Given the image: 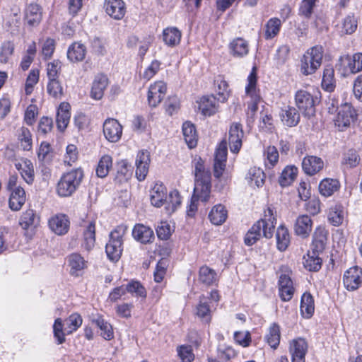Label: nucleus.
<instances>
[{"label":"nucleus","mask_w":362,"mask_h":362,"mask_svg":"<svg viewBox=\"0 0 362 362\" xmlns=\"http://www.w3.org/2000/svg\"><path fill=\"white\" fill-rule=\"evenodd\" d=\"M83 177V170L81 168L64 173L57 182V194L60 197L72 196L80 187Z\"/></svg>","instance_id":"obj_2"},{"label":"nucleus","mask_w":362,"mask_h":362,"mask_svg":"<svg viewBox=\"0 0 362 362\" xmlns=\"http://www.w3.org/2000/svg\"><path fill=\"white\" fill-rule=\"evenodd\" d=\"M228 217V211L221 204L215 205L209 214V218L214 225H221Z\"/></svg>","instance_id":"obj_31"},{"label":"nucleus","mask_w":362,"mask_h":362,"mask_svg":"<svg viewBox=\"0 0 362 362\" xmlns=\"http://www.w3.org/2000/svg\"><path fill=\"white\" fill-rule=\"evenodd\" d=\"M318 1L319 0H302L298 6V15L303 18L310 19Z\"/></svg>","instance_id":"obj_45"},{"label":"nucleus","mask_w":362,"mask_h":362,"mask_svg":"<svg viewBox=\"0 0 362 362\" xmlns=\"http://www.w3.org/2000/svg\"><path fill=\"white\" fill-rule=\"evenodd\" d=\"M18 139L21 141V145L23 150L29 151L32 148L31 133L28 128L22 127Z\"/></svg>","instance_id":"obj_61"},{"label":"nucleus","mask_w":362,"mask_h":362,"mask_svg":"<svg viewBox=\"0 0 362 362\" xmlns=\"http://www.w3.org/2000/svg\"><path fill=\"white\" fill-rule=\"evenodd\" d=\"M167 90L166 84L163 81H157L151 85L148 91V105L156 107L160 103Z\"/></svg>","instance_id":"obj_14"},{"label":"nucleus","mask_w":362,"mask_h":362,"mask_svg":"<svg viewBox=\"0 0 362 362\" xmlns=\"http://www.w3.org/2000/svg\"><path fill=\"white\" fill-rule=\"evenodd\" d=\"M127 230V226L119 225L110 233V239L105 246V252L110 260L117 262L120 258L123 250V237Z\"/></svg>","instance_id":"obj_3"},{"label":"nucleus","mask_w":362,"mask_h":362,"mask_svg":"<svg viewBox=\"0 0 362 362\" xmlns=\"http://www.w3.org/2000/svg\"><path fill=\"white\" fill-rule=\"evenodd\" d=\"M327 240V231L322 227H317L313 235V243L311 245L312 253L320 254L325 248Z\"/></svg>","instance_id":"obj_21"},{"label":"nucleus","mask_w":362,"mask_h":362,"mask_svg":"<svg viewBox=\"0 0 362 362\" xmlns=\"http://www.w3.org/2000/svg\"><path fill=\"white\" fill-rule=\"evenodd\" d=\"M9 207L12 211H19L26 200V195L24 189L21 187L15 188L13 191L10 192Z\"/></svg>","instance_id":"obj_27"},{"label":"nucleus","mask_w":362,"mask_h":362,"mask_svg":"<svg viewBox=\"0 0 362 362\" xmlns=\"http://www.w3.org/2000/svg\"><path fill=\"white\" fill-rule=\"evenodd\" d=\"M280 117L283 124L289 127L297 126L300 121V114L294 107L287 106L282 109Z\"/></svg>","instance_id":"obj_26"},{"label":"nucleus","mask_w":362,"mask_h":362,"mask_svg":"<svg viewBox=\"0 0 362 362\" xmlns=\"http://www.w3.org/2000/svg\"><path fill=\"white\" fill-rule=\"evenodd\" d=\"M324 167L323 160L317 156H307L302 161V169L308 175H314Z\"/></svg>","instance_id":"obj_19"},{"label":"nucleus","mask_w":362,"mask_h":362,"mask_svg":"<svg viewBox=\"0 0 362 362\" xmlns=\"http://www.w3.org/2000/svg\"><path fill=\"white\" fill-rule=\"evenodd\" d=\"M68 263L70 267V274L76 277L82 276L83 270L87 267V262L78 253L70 255L68 257Z\"/></svg>","instance_id":"obj_22"},{"label":"nucleus","mask_w":362,"mask_h":362,"mask_svg":"<svg viewBox=\"0 0 362 362\" xmlns=\"http://www.w3.org/2000/svg\"><path fill=\"white\" fill-rule=\"evenodd\" d=\"M227 152V142L222 141L216 151L214 162V175L216 178L221 177L225 170Z\"/></svg>","instance_id":"obj_9"},{"label":"nucleus","mask_w":362,"mask_h":362,"mask_svg":"<svg viewBox=\"0 0 362 362\" xmlns=\"http://www.w3.org/2000/svg\"><path fill=\"white\" fill-rule=\"evenodd\" d=\"M104 8L106 13L115 20L122 19L126 13L123 0H105Z\"/></svg>","instance_id":"obj_16"},{"label":"nucleus","mask_w":362,"mask_h":362,"mask_svg":"<svg viewBox=\"0 0 362 362\" xmlns=\"http://www.w3.org/2000/svg\"><path fill=\"white\" fill-rule=\"evenodd\" d=\"M170 225L166 221H161L156 228V234L159 239L167 240L172 234Z\"/></svg>","instance_id":"obj_63"},{"label":"nucleus","mask_w":362,"mask_h":362,"mask_svg":"<svg viewBox=\"0 0 362 362\" xmlns=\"http://www.w3.org/2000/svg\"><path fill=\"white\" fill-rule=\"evenodd\" d=\"M248 178L250 185H254L259 187L264 183L265 175L262 169L254 167L250 169Z\"/></svg>","instance_id":"obj_52"},{"label":"nucleus","mask_w":362,"mask_h":362,"mask_svg":"<svg viewBox=\"0 0 362 362\" xmlns=\"http://www.w3.org/2000/svg\"><path fill=\"white\" fill-rule=\"evenodd\" d=\"M359 161L360 158L357 152L354 149H350L344 154L342 163L351 168L356 167Z\"/></svg>","instance_id":"obj_62"},{"label":"nucleus","mask_w":362,"mask_h":362,"mask_svg":"<svg viewBox=\"0 0 362 362\" xmlns=\"http://www.w3.org/2000/svg\"><path fill=\"white\" fill-rule=\"evenodd\" d=\"M14 52V45L11 41H5L0 49V63H9Z\"/></svg>","instance_id":"obj_53"},{"label":"nucleus","mask_w":362,"mask_h":362,"mask_svg":"<svg viewBox=\"0 0 362 362\" xmlns=\"http://www.w3.org/2000/svg\"><path fill=\"white\" fill-rule=\"evenodd\" d=\"M86 54V46L81 42H74L68 49L67 58L72 62H81Z\"/></svg>","instance_id":"obj_29"},{"label":"nucleus","mask_w":362,"mask_h":362,"mask_svg":"<svg viewBox=\"0 0 362 362\" xmlns=\"http://www.w3.org/2000/svg\"><path fill=\"white\" fill-rule=\"evenodd\" d=\"M313 221L308 215L299 216L294 225V230L296 235L302 238H306L312 230Z\"/></svg>","instance_id":"obj_25"},{"label":"nucleus","mask_w":362,"mask_h":362,"mask_svg":"<svg viewBox=\"0 0 362 362\" xmlns=\"http://www.w3.org/2000/svg\"><path fill=\"white\" fill-rule=\"evenodd\" d=\"M163 185L155 186L152 194L151 195V202L152 205L160 207L164 202L167 200L166 191Z\"/></svg>","instance_id":"obj_49"},{"label":"nucleus","mask_w":362,"mask_h":362,"mask_svg":"<svg viewBox=\"0 0 362 362\" xmlns=\"http://www.w3.org/2000/svg\"><path fill=\"white\" fill-rule=\"evenodd\" d=\"M183 136L189 148L196 146L197 135L194 125L190 122H185L182 125Z\"/></svg>","instance_id":"obj_36"},{"label":"nucleus","mask_w":362,"mask_h":362,"mask_svg":"<svg viewBox=\"0 0 362 362\" xmlns=\"http://www.w3.org/2000/svg\"><path fill=\"white\" fill-rule=\"evenodd\" d=\"M276 219L274 216L273 211L268 208L265 211L264 218L257 221L246 233L244 243L247 246L253 245L262 236L267 239L273 236Z\"/></svg>","instance_id":"obj_1"},{"label":"nucleus","mask_w":362,"mask_h":362,"mask_svg":"<svg viewBox=\"0 0 362 362\" xmlns=\"http://www.w3.org/2000/svg\"><path fill=\"white\" fill-rule=\"evenodd\" d=\"M103 134L110 142H117L122 135V127L117 119L108 118L103 123Z\"/></svg>","instance_id":"obj_11"},{"label":"nucleus","mask_w":362,"mask_h":362,"mask_svg":"<svg viewBox=\"0 0 362 362\" xmlns=\"http://www.w3.org/2000/svg\"><path fill=\"white\" fill-rule=\"evenodd\" d=\"M21 175L28 184H31L34 181V168L30 160H23V170L21 171Z\"/></svg>","instance_id":"obj_58"},{"label":"nucleus","mask_w":362,"mask_h":362,"mask_svg":"<svg viewBox=\"0 0 362 362\" xmlns=\"http://www.w3.org/2000/svg\"><path fill=\"white\" fill-rule=\"evenodd\" d=\"M129 168L130 165L124 160L117 163L115 180L119 183L127 182L131 177L132 173Z\"/></svg>","instance_id":"obj_51"},{"label":"nucleus","mask_w":362,"mask_h":362,"mask_svg":"<svg viewBox=\"0 0 362 362\" xmlns=\"http://www.w3.org/2000/svg\"><path fill=\"white\" fill-rule=\"evenodd\" d=\"M70 105L69 103H62L59 105L57 113V126L59 131L63 132L67 127L71 113L69 111Z\"/></svg>","instance_id":"obj_28"},{"label":"nucleus","mask_w":362,"mask_h":362,"mask_svg":"<svg viewBox=\"0 0 362 362\" xmlns=\"http://www.w3.org/2000/svg\"><path fill=\"white\" fill-rule=\"evenodd\" d=\"M93 322L100 329V335L106 340L114 338V332L112 325L105 321L102 317L98 316L93 320Z\"/></svg>","instance_id":"obj_44"},{"label":"nucleus","mask_w":362,"mask_h":362,"mask_svg":"<svg viewBox=\"0 0 362 362\" xmlns=\"http://www.w3.org/2000/svg\"><path fill=\"white\" fill-rule=\"evenodd\" d=\"M108 85V78L104 74H98L95 76L91 88L90 96L95 100H100L103 98L104 91Z\"/></svg>","instance_id":"obj_24"},{"label":"nucleus","mask_w":362,"mask_h":362,"mask_svg":"<svg viewBox=\"0 0 362 362\" xmlns=\"http://www.w3.org/2000/svg\"><path fill=\"white\" fill-rule=\"evenodd\" d=\"M248 84L245 88L246 93L250 97V101L247 103V115L252 117L258 110V104L261 101V97L256 93L257 73L256 67H253L247 78Z\"/></svg>","instance_id":"obj_7"},{"label":"nucleus","mask_w":362,"mask_h":362,"mask_svg":"<svg viewBox=\"0 0 362 362\" xmlns=\"http://www.w3.org/2000/svg\"><path fill=\"white\" fill-rule=\"evenodd\" d=\"M124 286L127 292L134 293L137 297L145 298L146 296L145 288L139 281H132Z\"/></svg>","instance_id":"obj_60"},{"label":"nucleus","mask_w":362,"mask_h":362,"mask_svg":"<svg viewBox=\"0 0 362 362\" xmlns=\"http://www.w3.org/2000/svg\"><path fill=\"white\" fill-rule=\"evenodd\" d=\"M47 91L49 95L56 99H60L64 95L63 88L58 79L49 80Z\"/></svg>","instance_id":"obj_56"},{"label":"nucleus","mask_w":362,"mask_h":362,"mask_svg":"<svg viewBox=\"0 0 362 362\" xmlns=\"http://www.w3.org/2000/svg\"><path fill=\"white\" fill-rule=\"evenodd\" d=\"M95 243V226L93 222H90L86 226L83 232V242L82 246L87 250H91Z\"/></svg>","instance_id":"obj_39"},{"label":"nucleus","mask_w":362,"mask_h":362,"mask_svg":"<svg viewBox=\"0 0 362 362\" xmlns=\"http://www.w3.org/2000/svg\"><path fill=\"white\" fill-rule=\"evenodd\" d=\"M197 315L203 321L209 323L211 321L209 298L202 295L199 298V303L197 306Z\"/></svg>","instance_id":"obj_40"},{"label":"nucleus","mask_w":362,"mask_h":362,"mask_svg":"<svg viewBox=\"0 0 362 362\" xmlns=\"http://www.w3.org/2000/svg\"><path fill=\"white\" fill-rule=\"evenodd\" d=\"M297 174L298 168L296 166H286L279 177V185L283 187L291 185L296 178Z\"/></svg>","instance_id":"obj_35"},{"label":"nucleus","mask_w":362,"mask_h":362,"mask_svg":"<svg viewBox=\"0 0 362 362\" xmlns=\"http://www.w3.org/2000/svg\"><path fill=\"white\" fill-rule=\"evenodd\" d=\"M336 87V80L334 78V70L331 65H327L323 71L322 88L327 91H334Z\"/></svg>","instance_id":"obj_33"},{"label":"nucleus","mask_w":362,"mask_h":362,"mask_svg":"<svg viewBox=\"0 0 362 362\" xmlns=\"http://www.w3.org/2000/svg\"><path fill=\"white\" fill-rule=\"evenodd\" d=\"M112 167V158L109 155L103 156L96 168V175L98 177H105Z\"/></svg>","instance_id":"obj_46"},{"label":"nucleus","mask_w":362,"mask_h":362,"mask_svg":"<svg viewBox=\"0 0 362 362\" xmlns=\"http://www.w3.org/2000/svg\"><path fill=\"white\" fill-rule=\"evenodd\" d=\"M215 84L217 86V100L221 103L225 102L229 95L228 83L225 80L218 78L215 80Z\"/></svg>","instance_id":"obj_57"},{"label":"nucleus","mask_w":362,"mask_h":362,"mask_svg":"<svg viewBox=\"0 0 362 362\" xmlns=\"http://www.w3.org/2000/svg\"><path fill=\"white\" fill-rule=\"evenodd\" d=\"M69 220L64 214H57L51 217L48 224L49 228L59 235L66 234L69 228Z\"/></svg>","instance_id":"obj_18"},{"label":"nucleus","mask_w":362,"mask_h":362,"mask_svg":"<svg viewBox=\"0 0 362 362\" xmlns=\"http://www.w3.org/2000/svg\"><path fill=\"white\" fill-rule=\"evenodd\" d=\"M150 153L146 150L139 152L136 159V175L139 181L144 180L149 168Z\"/></svg>","instance_id":"obj_15"},{"label":"nucleus","mask_w":362,"mask_h":362,"mask_svg":"<svg viewBox=\"0 0 362 362\" xmlns=\"http://www.w3.org/2000/svg\"><path fill=\"white\" fill-rule=\"evenodd\" d=\"M317 98L306 90H299L295 94V103L305 117L310 118L315 114Z\"/></svg>","instance_id":"obj_5"},{"label":"nucleus","mask_w":362,"mask_h":362,"mask_svg":"<svg viewBox=\"0 0 362 362\" xmlns=\"http://www.w3.org/2000/svg\"><path fill=\"white\" fill-rule=\"evenodd\" d=\"M356 113L353 107L348 103L341 105L337 112L334 119V124L339 131H344L349 127L351 122L354 121Z\"/></svg>","instance_id":"obj_8"},{"label":"nucleus","mask_w":362,"mask_h":362,"mask_svg":"<svg viewBox=\"0 0 362 362\" xmlns=\"http://www.w3.org/2000/svg\"><path fill=\"white\" fill-rule=\"evenodd\" d=\"M322 46H314L307 50L300 60V72L304 76L313 74L320 67L323 58Z\"/></svg>","instance_id":"obj_4"},{"label":"nucleus","mask_w":362,"mask_h":362,"mask_svg":"<svg viewBox=\"0 0 362 362\" xmlns=\"http://www.w3.org/2000/svg\"><path fill=\"white\" fill-rule=\"evenodd\" d=\"M276 238L278 250L280 251L286 250L290 243V235L288 229L283 226H279L276 230Z\"/></svg>","instance_id":"obj_47"},{"label":"nucleus","mask_w":362,"mask_h":362,"mask_svg":"<svg viewBox=\"0 0 362 362\" xmlns=\"http://www.w3.org/2000/svg\"><path fill=\"white\" fill-rule=\"evenodd\" d=\"M340 187V183L337 179L325 178L319 185V192L321 195L328 197L332 196Z\"/></svg>","instance_id":"obj_30"},{"label":"nucleus","mask_w":362,"mask_h":362,"mask_svg":"<svg viewBox=\"0 0 362 362\" xmlns=\"http://www.w3.org/2000/svg\"><path fill=\"white\" fill-rule=\"evenodd\" d=\"M133 238L141 244L153 243L155 239L153 230L144 224H136L132 230Z\"/></svg>","instance_id":"obj_17"},{"label":"nucleus","mask_w":362,"mask_h":362,"mask_svg":"<svg viewBox=\"0 0 362 362\" xmlns=\"http://www.w3.org/2000/svg\"><path fill=\"white\" fill-rule=\"evenodd\" d=\"M244 136L243 125L240 123H233L229 129L228 143L230 151L237 153L242 147V139Z\"/></svg>","instance_id":"obj_13"},{"label":"nucleus","mask_w":362,"mask_h":362,"mask_svg":"<svg viewBox=\"0 0 362 362\" xmlns=\"http://www.w3.org/2000/svg\"><path fill=\"white\" fill-rule=\"evenodd\" d=\"M230 49L233 56L243 57L248 53V43L243 38H236L230 42Z\"/></svg>","instance_id":"obj_38"},{"label":"nucleus","mask_w":362,"mask_h":362,"mask_svg":"<svg viewBox=\"0 0 362 362\" xmlns=\"http://www.w3.org/2000/svg\"><path fill=\"white\" fill-rule=\"evenodd\" d=\"M279 293L283 301H289L293 296V281L287 274H281L279 279Z\"/></svg>","instance_id":"obj_20"},{"label":"nucleus","mask_w":362,"mask_h":362,"mask_svg":"<svg viewBox=\"0 0 362 362\" xmlns=\"http://www.w3.org/2000/svg\"><path fill=\"white\" fill-rule=\"evenodd\" d=\"M308 343L303 338L293 339L289 343V353L292 362H305Z\"/></svg>","instance_id":"obj_10"},{"label":"nucleus","mask_w":362,"mask_h":362,"mask_svg":"<svg viewBox=\"0 0 362 362\" xmlns=\"http://www.w3.org/2000/svg\"><path fill=\"white\" fill-rule=\"evenodd\" d=\"M357 21L354 15H348L343 21L341 32L346 35L354 33L357 28Z\"/></svg>","instance_id":"obj_59"},{"label":"nucleus","mask_w":362,"mask_h":362,"mask_svg":"<svg viewBox=\"0 0 362 362\" xmlns=\"http://www.w3.org/2000/svg\"><path fill=\"white\" fill-rule=\"evenodd\" d=\"M181 32L176 27H168L163 31V40L170 47L177 45L181 40Z\"/></svg>","instance_id":"obj_34"},{"label":"nucleus","mask_w":362,"mask_h":362,"mask_svg":"<svg viewBox=\"0 0 362 362\" xmlns=\"http://www.w3.org/2000/svg\"><path fill=\"white\" fill-rule=\"evenodd\" d=\"M211 173L209 170H204L195 173L194 194L203 202H208L211 192Z\"/></svg>","instance_id":"obj_6"},{"label":"nucleus","mask_w":362,"mask_h":362,"mask_svg":"<svg viewBox=\"0 0 362 362\" xmlns=\"http://www.w3.org/2000/svg\"><path fill=\"white\" fill-rule=\"evenodd\" d=\"M319 254H310L308 252L307 257H304L303 265L310 272H317L322 267V259L318 257Z\"/></svg>","instance_id":"obj_48"},{"label":"nucleus","mask_w":362,"mask_h":362,"mask_svg":"<svg viewBox=\"0 0 362 362\" xmlns=\"http://www.w3.org/2000/svg\"><path fill=\"white\" fill-rule=\"evenodd\" d=\"M177 353L182 362H192L194 359L191 346L182 345L177 347Z\"/></svg>","instance_id":"obj_64"},{"label":"nucleus","mask_w":362,"mask_h":362,"mask_svg":"<svg viewBox=\"0 0 362 362\" xmlns=\"http://www.w3.org/2000/svg\"><path fill=\"white\" fill-rule=\"evenodd\" d=\"M281 28V21L278 18H270L265 24L264 37L266 40H270L276 37Z\"/></svg>","instance_id":"obj_42"},{"label":"nucleus","mask_w":362,"mask_h":362,"mask_svg":"<svg viewBox=\"0 0 362 362\" xmlns=\"http://www.w3.org/2000/svg\"><path fill=\"white\" fill-rule=\"evenodd\" d=\"M199 280L206 286H211L217 281L216 272L207 266H202L199 269Z\"/></svg>","instance_id":"obj_41"},{"label":"nucleus","mask_w":362,"mask_h":362,"mask_svg":"<svg viewBox=\"0 0 362 362\" xmlns=\"http://www.w3.org/2000/svg\"><path fill=\"white\" fill-rule=\"evenodd\" d=\"M38 223V218L33 209H28L23 213L19 223L23 229H28L30 226H35Z\"/></svg>","instance_id":"obj_50"},{"label":"nucleus","mask_w":362,"mask_h":362,"mask_svg":"<svg viewBox=\"0 0 362 362\" xmlns=\"http://www.w3.org/2000/svg\"><path fill=\"white\" fill-rule=\"evenodd\" d=\"M346 59L348 61L347 67L351 74L362 71V53H356L352 57L347 56Z\"/></svg>","instance_id":"obj_54"},{"label":"nucleus","mask_w":362,"mask_h":362,"mask_svg":"<svg viewBox=\"0 0 362 362\" xmlns=\"http://www.w3.org/2000/svg\"><path fill=\"white\" fill-rule=\"evenodd\" d=\"M343 283L347 290H356L362 283L361 269L355 266L346 270L344 274Z\"/></svg>","instance_id":"obj_12"},{"label":"nucleus","mask_w":362,"mask_h":362,"mask_svg":"<svg viewBox=\"0 0 362 362\" xmlns=\"http://www.w3.org/2000/svg\"><path fill=\"white\" fill-rule=\"evenodd\" d=\"M280 339V327L277 323L274 322L269 327L268 333L265 336V340L271 348L276 349L279 345Z\"/></svg>","instance_id":"obj_37"},{"label":"nucleus","mask_w":362,"mask_h":362,"mask_svg":"<svg viewBox=\"0 0 362 362\" xmlns=\"http://www.w3.org/2000/svg\"><path fill=\"white\" fill-rule=\"evenodd\" d=\"M25 21L30 26L38 25L42 21V8L36 4H29L25 11Z\"/></svg>","instance_id":"obj_23"},{"label":"nucleus","mask_w":362,"mask_h":362,"mask_svg":"<svg viewBox=\"0 0 362 362\" xmlns=\"http://www.w3.org/2000/svg\"><path fill=\"white\" fill-rule=\"evenodd\" d=\"M315 310L314 300L310 293H304L300 300V312L304 317L310 318Z\"/></svg>","instance_id":"obj_43"},{"label":"nucleus","mask_w":362,"mask_h":362,"mask_svg":"<svg viewBox=\"0 0 362 362\" xmlns=\"http://www.w3.org/2000/svg\"><path fill=\"white\" fill-rule=\"evenodd\" d=\"M216 98L214 95L203 96L199 102V109L205 116H211L216 112Z\"/></svg>","instance_id":"obj_32"},{"label":"nucleus","mask_w":362,"mask_h":362,"mask_svg":"<svg viewBox=\"0 0 362 362\" xmlns=\"http://www.w3.org/2000/svg\"><path fill=\"white\" fill-rule=\"evenodd\" d=\"M344 216V213L340 206L331 207L329 210L328 219L333 226H337L341 224Z\"/></svg>","instance_id":"obj_55"}]
</instances>
